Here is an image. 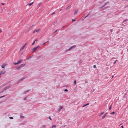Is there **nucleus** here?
I'll list each match as a JSON object with an SVG mask.
<instances>
[{
  "label": "nucleus",
  "mask_w": 128,
  "mask_h": 128,
  "mask_svg": "<svg viewBox=\"0 0 128 128\" xmlns=\"http://www.w3.org/2000/svg\"><path fill=\"white\" fill-rule=\"evenodd\" d=\"M40 4H39V5H40Z\"/></svg>",
  "instance_id": "obj_57"
},
{
  "label": "nucleus",
  "mask_w": 128,
  "mask_h": 128,
  "mask_svg": "<svg viewBox=\"0 0 128 128\" xmlns=\"http://www.w3.org/2000/svg\"><path fill=\"white\" fill-rule=\"evenodd\" d=\"M123 23L124 24H123V25H124V26H125L126 24V23H125V22H124V23Z\"/></svg>",
  "instance_id": "obj_29"
},
{
  "label": "nucleus",
  "mask_w": 128,
  "mask_h": 128,
  "mask_svg": "<svg viewBox=\"0 0 128 128\" xmlns=\"http://www.w3.org/2000/svg\"><path fill=\"white\" fill-rule=\"evenodd\" d=\"M93 67L94 68H96V65H94V66H93Z\"/></svg>",
  "instance_id": "obj_37"
},
{
  "label": "nucleus",
  "mask_w": 128,
  "mask_h": 128,
  "mask_svg": "<svg viewBox=\"0 0 128 128\" xmlns=\"http://www.w3.org/2000/svg\"><path fill=\"white\" fill-rule=\"evenodd\" d=\"M21 68L20 67V66H19L18 67H17L16 68L17 69H20Z\"/></svg>",
  "instance_id": "obj_25"
},
{
  "label": "nucleus",
  "mask_w": 128,
  "mask_h": 128,
  "mask_svg": "<svg viewBox=\"0 0 128 128\" xmlns=\"http://www.w3.org/2000/svg\"><path fill=\"white\" fill-rule=\"evenodd\" d=\"M112 104L111 106L109 107V110H110L112 108Z\"/></svg>",
  "instance_id": "obj_14"
},
{
  "label": "nucleus",
  "mask_w": 128,
  "mask_h": 128,
  "mask_svg": "<svg viewBox=\"0 0 128 128\" xmlns=\"http://www.w3.org/2000/svg\"><path fill=\"white\" fill-rule=\"evenodd\" d=\"M105 117V116H102V119H103Z\"/></svg>",
  "instance_id": "obj_33"
},
{
  "label": "nucleus",
  "mask_w": 128,
  "mask_h": 128,
  "mask_svg": "<svg viewBox=\"0 0 128 128\" xmlns=\"http://www.w3.org/2000/svg\"><path fill=\"white\" fill-rule=\"evenodd\" d=\"M72 21H75L76 20H75V19H72Z\"/></svg>",
  "instance_id": "obj_38"
},
{
  "label": "nucleus",
  "mask_w": 128,
  "mask_h": 128,
  "mask_svg": "<svg viewBox=\"0 0 128 128\" xmlns=\"http://www.w3.org/2000/svg\"><path fill=\"white\" fill-rule=\"evenodd\" d=\"M4 74V72H3L2 71L0 73V75L2 74Z\"/></svg>",
  "instance_id": "obj_13"
},
{
  "label": "nucleus",
  "mask_w": 128,
  "mask_h": 128,
  "mask_svg": "<svg viewBox=\"0 0 128 128\" xmlns=\"http://www.w3.org/2000/svg\"><path fill=\"white\" fill-rule=\"evenodd\" d=\"M14 63L15 65H16L18 64V62H14Z\"/></svg>",
  "instance_id": "obj_18"
},
{
  "label": "nucleus",
  "mask_w": 128,
  "mask_h": 128,
  "mask_svg": "<svg viewBox=\"0 0 128 128\" xmlns=\"http://www.w3.org/2000/svg\"><path fill=\"white\" fill-rule=\"evenodd\" d=\"M56 126L55 125H52V127L51 128H55L56 127Z\"/></svg>",
  "instance_id": "obj_10"
},
{
  "label": "nucleus",
  "mask_w": 128,
  "mask_h": 128,
  "mask_svg": "<svg viewBox=\"0 0 128 128\" xmlns=\"http://www.w3.org/2000/svg\"><path fill=\"white\" fill-rule=\"evenodd\" d=\"M89 15H90V13H88V14H87V16H86L87 17Z\"/></svg>",
  "instance_id": "obj_40"
},
{
  "label": "nucleus",
  "mask_w": 128,
  "mask_h": 128,
  "mask_svg": "<svg viewBox=\"0 0 128 128\" xmlns=\"http://www.w3.org/2000/svg\"><path fill=\"white\" fill-rule=\"evenodd\" d=\"M4 92V90H3L2 91V92H0V93H2L3 92Z\"/></svg>",
  "instance_id": "obj_43"
},
{
  "label": "nucleus",
  "mask_w": 128,
  "mask_h": 128,
  "mask_svg": "<svg viewBox=\"0 0 128 128\" xmlns=\"http://www.w3.org/2000/svg\"><path fill=\"white\" fill-rule=\"evenodd\" d=\"M55 14V12H53L52 13V15H53L54 14Z\"/></svg>",
  "instance_id": "obj_39"
},
{
  "label": "nucleus",
  "mask_w": 128,
  "mask_h": 128,
  "mask_svg": "<svg viewBox=\"0 0 128 128\" xmlns=\"http://www.w3.org/2000/svg\"><path fill=\"white\" fill-rule=\"evenodd\" d=\"M6 65V64H4L2 65V67L3 68H4V67Z\"/></svg>",
  "instance_id": "obj_4"
},
{
  "label": "nucleus",
  "mask_w": 128,
  "mask_h": 128,
  "mask_svg": "<svg viewBox=\"0 0 128 128\" xmlns=\"http://www.w3.org/2000/svg\"><path fill=\"white\" fill-rule=\"evenodd\" d=\"M35 31H35V30H34V31L33 32V33H34L35 32Z\"/></svg>",
  "instance_id": "obj_49"
},
{
  "label": "nucleus",
  "mask_w": 128,
  "mask_h": 128,
  "mask_svg": "<svg viewBox=\"0 0 128 128\" xmlns=\"http://www.w3.org/2000/svg\"><path fill=\"white\" fill-rule=\"evenodd\" d=\"M31 58V56H30L29 58H28V59H30Z\"/></svg>",
  "instance_id": "obj_44"
},
{
  "label": "nucleus",
  "mask_w": 128,
  "mask_h": 128,
  "mask_svg": "<svg viewBox=\"0 0 128 128\" xmlns=\"http://www.w3.org/2000/svg\"><path fill=\"white\" fill-rule=\"evenodd\" d=\"M85 82L86 83V82Z\"/></svg>",
  "instance_id": "obj_60"
},
{
  "label": "nucleus",
  "mask_w": 128,
  "mask_h": 128,
  "mask_svg": "<svg viewBox=\"0 0 128 128\" xmlns=\"http://www.w3.org/2000/svg\"><path fill=\"white\" fill-rule=\"evenodd\" d=\"M88 104H89L88 103H87V104H85V105L83 106H82V107H84V106H86L88 105Z\"/></svg>",
  "instance_id": "obj_21"
},
{
  "label": "nucleus",
  "mask_w": 128,
  "mask_h": 128,
  "mask_svg": "<svg viewBox=\"0 0 128 128\" xmlns=\"http://www.w3.org/2000/svg\"><path fill=\"white\" fill-rule=\"evenodd\" d=\"M64 26H63V27H62V28H64Z\"/></svg>",
  "instance_id": "obj_56"
},
{
  "label": "nucleus",
  "mask_w": 128,
  "mask_h": 128,
  "mask_svg": "<svg viewBox=\"0 0 128 128\" xmlns=\"http://www.w3.org/2000/svg\"><path fill=\"white\" fill-rule=\"evenodd\" d=\"M27 44V43H26L25 44H24V45L23 46H24V47H25L26 46V44Z\"/></svg>",
  "instance_id": "obj_42"
},
{
  "label": "nucleus",
  "mask_w": 128,
  "mask_h": 128,
  "mask_svg": "<svg viewBox=\"0 0 128 128\" xmlns=\"http://www.w3.org/2000/svg\"><path fill=\"white\" fill-rule=\"evenodd\" d=\"M11 86H10V85L8 86H7L6 87V89L7 90L8 89H9L10 87Z\"/></svg>",
  "instance_id": "obj_8"
},
{
  "label": "nucleus",
  "mask_w": 128,
  "mask_h": 128,
  "mask_svg": "<svg viewBox=\"0 0 128 128\" xmlns=\"http://www.w3.org/2000/svg\"><path fill=\"white\" fill-rule=\"evenodd\" d=\"M61 10H61H61H60V11H61Z\"/></svg>",
  "instance_id": "obj_59"
},
{
  "label": "nucleus",
  "mask_w": 128,
  "mask_h": 128,
  "mask_svg": "<svg viewBox=\"0 0 128 128\" xmlns=\"http://www.w3.org/2000/svg\"><path fill=\"white\" fill-rule=\"evenodd\" d=\"M111 30V32H112V30Z\"/></svg>",
  "instance_id": "obj_58"
},
{
  "label": "nucleus",
  "mask_w": 128,
  "mask_h": 128,
  "mask_svg": "<svg viewBox=\"0 0 128 128\" xmlns=\"http://www.w3.org/2000/svg\"><path fill=\"white\" fill-rule=\"evenodd\" d=\"M58 30H56L55 31H54V33H55V32H57V31Z\"/></svg>",
  "instance_id": "obj_35"
},
{
  "label": "nucleus",
  "mask_w": 128,
  "mask_h": 128,
  "mask_svg": "<svg viewBox=\"0 0 128 128\" xmlns=\"http://www.w3.org/2000/svg\"><path fill=\"white\" fill-rule=\"evenodd\" d=\"M74 83L75 84H76V80H74Z\"/></svg>",
  "instance_id": "obj_27"
},
{
  "label": "nucleus",
  "mask_w": 128,
  "mask_h": 128,
  "mask_svg": "<svg viewBox=\"0 0 128 128\" xmlns=\"http://www.w3.org/2000/svg\"><path fill=\"white\" fill-rule=\"evenodd\" d=\"M34 25H32L30 28V29H31L32 28H33V27H34Z\"/></svg>",
  "instance_id": "obj_20"
},
{
  "label": "nucleus",
  "mask_w": 128,
  "mask_h": 128,
  "mask_svg": "<svg viewBox=\"0 0 128 128\" xmlns=\"http://www.w3.org/2000/svg\"><path fill=\"white\" fill-rule=\"evenodd\" d=\"M121 128H124V126H121Z\"/></svg>",
  "instance_id": "obj_53"
},
{
  "label": "nucleus",
  "mask_w": 128,
  "mask_h": 128,
  "mask_svg": "<svg viewBox=\"0 0 128 128\" xmlns=\"http://www.w3.org/2000/svg\"><path fill=\"white\" fill-rule=\"evenodd\" d=\"M22 60H20L18 62V63H20L21 62H22Z\"/></svg>",
  "instance_id": "obj_19"
},
{
  "label": "nucleus",
  "mask_w": 128,
  "mask_h": 128,
  "mask_svg": "<svg viewBox=\"0 0 128 128\" xmlns=\"http://www.w3.org/2000/svg\"><path fill=\"white\" fill-rule=\"evenodd\" d=\"M2 32V31L1 30H0V33H1V32Z\"/></svg>",
  "instance_id": "obj_54"
},
{
  "label": "nucleus",
  "mask_w": 128,
  "mask_h": 128,
  "mask_svg": "<svg viewBox=\"0 0 128 128\" xmlns=\"http://www.w3.org/2000/svg\"><path fill=\"white\" fill-rule=\"evenodd\" d=\"M5 96H6L4 95V96H0V98H2V97H4Z\"/></svg>",
  "instance_id": "obj_31"
},
{
  "label": "nucleus",
  "mask_w": 128,
  "mask_h": 128,
  "mask_svg": "<svg viewBox=\"0 0 128 128\" xmlns=\"http://www.w3.org/2000/svg\"><path fill=\"white\" fill-rule=\"evenodd\" d=\"M30 90H28L26 91H25V92H24V94H26V93L30 91Z\"/></svg>",
  "instance_id": "obj_6"
},
{
  "label": "nucleus",
  "mask_w": 128,
  "mask_h": 128,
  "mask_svg": "<svg viewBox=\"0 0 128 128\" xmlns=\"http://www.w3.org/2000/svg\"><path fill=\"white\" fill-rule=\"evenodd\" d=\"M57 22H54V24H53L54 25H55V24Z\"/></svg>",
  "instance_id": "obj_41"
},
{
  "label": "nucleus",
  "mask_w": 128,
  "mask_h": 128,
  "mask_svg": "<svg viewBox=\"0 0 128 128\" xmlns=\"http://www.w3.org/2000/svg\"><path fill=\"white\" fill-rule=\"evenodd\" d=\"M33 2H32V3H31L30 4H28V5L29 6H31V5H32L33 3Z\"/></svg>",
  "instance_id": "obj_17"
},
{
  "label": "nucleus",
  "mask_w": 128,
  "mask_h": 128,
  "mask_svg": "<svg viewBox=\"0 0 128 128\" xmlns=\"http://www.w3.org/2000/svg\"><path fill=\"white\" fill-rule=\"evenodd\" d=\"M26 98H24V100H26Z\"/></svg>",
  "instance_id": "obj_50"
},
{
  "label": "nucleus",
  "mask_w": 128,
  "mask_h": 128,
  "mask_svg": "<svg viewBox=\"0 0 128 128\" xmlns=\"http://www.w3.org/2000/svg\"><path fill=\"white\" fill-rule=\"evenodd\" d=\"M24 78H22L18 82H17V83H19L20 81H22V80L24 79Z\"/></svg>",
  "instance_id": "obj_12"
},
{
  "label": "nucleus",
  "mask_w": 128,
  "mask_h": 128,
  "mask_svg": "<svg viewBox=\"0 0 128 128\" xmlns=\"http://www.w3.org/2000/svg\"><path fill=\"white\" fill-rule=\"evenodd\" d=\"M106 115H107V113H106V114H104V116H105V117H106Z\"/></svg>",
  "instance_id": "obj_45"
},
{
  "label": "nucleus",
  "mask_w": 128,
  "mask_h": 128,
  "mask_svg": "<svg viewBox=\"0 0 128 128\" xmlns=\"http://www.w3.org/2000/svg\"><path fill=\"white\" fill-rule=\"evenodd\" d=\"M70 8V6H68L67 8V10H68V9L69 8Z\"/></svg>",
  "instance_id": "obj_22"
},
{
  "label": "nucleus",
  "mask_w": 128,
  "mask_h": 128,
  "mask_svg": "<svg viewBox=\"0 0 128 128\" xmlns=\"http://www.w3.org/2000/svg\"><path fill=\"white\" fill-rule=\"evenodd\" d=\"M24 118V116H20V118Z\"/></svg>",
  "instance_id": "obj_23"
},
{
  "label": "nucleus",
  "mask_w": 128,
  "mask_h": 128,
  "mask_svg": "<svg viewBox=\"0 0 128 128\" xmlns=\"http://www.w3.org/2000/svg\"><path fill=\"white\" fill-rule=\"evenodd\" d=\"M63 106H60V107L58 109V112H59L61 109H62L63 108Z\"/></svg>",
  "instance_id": "obj_3"
},
{
  "label": "nucleus",
  "mask_w": 128,
  "mask_h": 128,
  "mask_svg": "<svg viewBox=\"0 0 128 128\" xmlns=\"http://www.w3.org/2000/svg\"><path fill=\"white\" fill-rule=\"evenodd\" d=\"M107 2H106V3L104 4V5H103L101 7H100V8H103V7H104V6L106 4H107Z\"/></svg>",
  "instance_id": "obj_7"
},
{
  "label": "nucleus",
  "mask_w": 128,
  "mask_h": 128,
  "mask_svg": "<svg viewBox=\"0 0 128 128\" xmlns=\"http://www.w3.org/2000/svg\"><path fill=\"white\" fill-rule=\"evenodd\" d=\"M35 43V41H34L32 43V45H34V44Z\"/></svg>",
  "instance_id": "obj_36"
},
{
  "label": "nucleus",
  "mask_w": 128,
  "mask_h": 128,
  "mask_svg": "<svg viewBox=\"0 0 128 128\" xmlns=\"http://www.w3.org/2000/svg\"><path fill=\"white\" fill-rule=\"evenodd\" d=\"M86 17H86V16L85 17H84V18H86Z\"/></svg>",
  "instance_id": "obj_55"
},
{
  "label": "nucleus",
  "mask_w": 128,
  "mask_h": 128,
  "mask_svg": "<svg viewBox=\"0 0 128 128\" xmlns=\"http://www.w3.org/2000/svg\"><path fill=\"white\" fill-rule=\"evenodd\" d=\"M24 46H23L20 49V52L24 48Z\"/></svg>",
  "instance_id": "obj_9"
},
{
  "label": "nucleus",
  "mask_w": 128,
  "mask_h": 128,
  "mask_svg": "<svg viewBox=\"0 0 128 128\" xmlns=\"http://www.w3.org/2000/svg\"><path fill=\"white\" fill-rule=\"evenodd\" d=\"M46 43V42H45V43H43V44H43V45H44V44H45Z\"/></svg>",
  "instance_id": "obj_52"
},
{
  "label": "nucleus",
  "mask_w": 128,
  "mask_h": 128,
  "mask_svg": "<svg viewBox=\"0 0 128 128\" xmlns=\"http://www.w3.org/2000/svg\"><path fill=\"white\" fill-rule=\"evenodd\" d=\"M104 114V112H102L100 113V116H101L102 115V114Z\"/></svg>",
  "instance_id": "obj_34"
},
{
  "label": "nucleus",
  "mask_w": 128,
  "mask_h": 128,
  "mask_svg": "<svg viewBox=\"0 0 128 128\" xmlns=\"http://www.w3.org/2000/svg\"><path fill=\"white\" fill-rule=\"evenodd\" d=\"M128 20L127 19H126L125 20H124L123 22L122 23H124V22H126Z\"/></svg>",
  "instance_id": "obj_11"
},
{
  "label": "nucleus",
  "mask_w": 128,
  "mask_h": 128,
  "mask_svg": "<svg viewBox=\"0 0 128 128\" xmlns=\"http://www.w3.org/2000/svg\"><path fill=\"white\" fill-rule=\"evenodd\" d=\"M78 12V10H77L74 12V14H76Z\"/></svg>",
  "instance_id": "obj_15"
},
{
  "label": "nucleus",
  "mask_w": 128,
  "mask_h": 128,
  "mask_svg": "<svg viewBox=\"0 0 128 128\" xmlns=\"http://www.w3.org/2000/svg\"><path fill=\"white\" fill-rule=\"evenodd\" d=\"M9 118L10 119H13V118L12 117H9Z\"/></svg>",
  "instance_id": "obj_32"
},
{
  "label": "nucleus",
  "mask_w": 128,
  "mask_h": 128,
  "mask_svg": "<svg viewBox=\"0 0 128 128\" xmlns=\"http://www.w3.org/2000/svg\"><path fill=\"white\" fill-rule=\"evenodd\" d=\"M39 47L40 46L39 45H38L36 46L33 48L32 49V50L34 52L38 48H39Z\"/></svg>",
  "instance_id": "obj_2"
},
{
  "label": "nucleus",
  "mask_w": 128,
  "mask_h": 128,
  "mask_svg": "<svg viewBox=\"0 0 128 128\" xmlns=\"http://www.w3.org/2000/svg\"><path fill=\"white\" fill-rule=\"evenodd\" d=\"M117 61V60H116L115 62L114 63V64H115L116 62Z\"/></svg>",
  "instance_id": "obj_26"
},
{
  "label": "nucleus",
  "mask_w": 128,
  "mask_h": 128,
  "mask_svg": "<svg viewBox=\"0 0 128 128\" xmlns=\"http://www.w3.org/2000/svg\"><path fill=\"white\" fill-rule=\"evenodd\" d=\"M49 119H50V120H52V119H51V118H50V117H49Z\"/></svg>",
  "instance_id": "obj_48"
},
{
  "label": "nucleus",
  "mask_w": 128,
  "mask_h": 128,
  "mask_svg": "<svg viewBox=\"0 0 128 128\" xmlns=\"http://www.w3.org/2000/svg\"><path fill=\"white\" fill-rule=\"evenodd\" d=\"M1 4L2 5H4V3H1Z\"/></svg>",
  "instance_id": "obj_51"
},
{
  "label": "nucleus",
  "mask_w": 128,
  "mask_h": 128,
  "mask_svg": "<svg viewBox=\"0 0 128 128\" xmlns=\"http://www.w3.org/2000/svg\"><path fill=\"white\" fill-rule=\"evenodd\" d=\"M64 91L65 92H67L68 91V90L66 89H64Z\"/></svg>",
  "instance_id": "obj_30"
},
{
  "label": "nucleus",
  "mask_w": 128,
  "mask_h": 128,
  "mask_svg": "<svg viewBox=\"0 0 128 128\" xmlns=\"http://www.w3.org/2000/svg\"><path fill=\"white\" fill-rule=\"evenodd\" d=\"M115 113V112H113L111 113L110 114H114Z\"/></svg>",
  "instance_id": "obj_24"
},
{
  "label": "nucleus",
  "mask_w": 128,
  "mask_h": 128,
  "mask_svg": "<svg viewBox=\"0 0 128 128\" xmlns=\"http://www.w3.org/2000/svg\"><path fill=\"white\" fill-rule=\"evenodd\" d=\"M76 47V45H74V46H71L70 48H69L67 50H66V51H69L70 50H71L72 49H73L75 48Z\"/></svg>",
  "instance_id": "obj_1"
},
{
  "label": "nucleus",
  "mask_w": 128,
  "mask_h": 128,
  "mask_svg": "<svg viewBox=\"0 0 128 128\" xmlns=\"http://www.w3.org/2000/svg\"><path fill=\"white\" fill-rule=\"evenodd\" d=\"M38 40L37 39H36V40H35L34 41H35V42L36 41H37Z\"/></svg>",
  "instance_id": "obj_47"
},
{
  "label": "nucleus",
  "mask_w": 128,
  "mask_h": 128,
  "mask_svg": "<svg viewBox=\"0 0 128 128\" xmlns=\"http://www.w3.org/2000/svg\"><path fill=\"white\" fill-rule=\"evenodd\" d=\"M25 65V64H22L19 66L20 67V68H21L24 66Z\"/></svg>",
  "instance_id": "obj_5"
},
{
  "label": "nucleus",
  "mask_w": 128,
  "mask_h": 128,
  "mask_svg": "<svg viewBox=\"0 0 128 128\" xmlns=\"http://www.w3.org/2000/svg\"><path fill=\"white\" fill-rule=\"evenodd\" d=\"M40 30V29H38L37 30H35V31H36V32H38Z\"/></svg>",
  "instance_id": "obj_16"
},
{
  "label": "nucleus",
  "mask_w": 128,
  "mask_h": 128,
  "mask_svg": "<svg viewBox=\"0 0 128 128\" xmlns=\"http://www.w3.org/2000/svg\"><path fill=\"white\" fill-rule=\"evenodd\" d=\"M3 90H4V91H6V90H7L6 89V88H4Z\"/></svg>",
  "instance_id": "obj_28"
},
{
  "label": "nucleus",
  "mask_w": 128,
  "mask_h": 128,
  "mask_svg": "<svg viewBox=\"0 0 128 128\" xmlns=\"http://www.w3.org/2000/svg\"><path fill=\"white\" fill-rule=\"evenodd\" d=\"M46 126L45 125H44V126H42V127L44 128V127H45Z\"/></svg>",
  "instance_id": "obj_46"
}]
</instances>
